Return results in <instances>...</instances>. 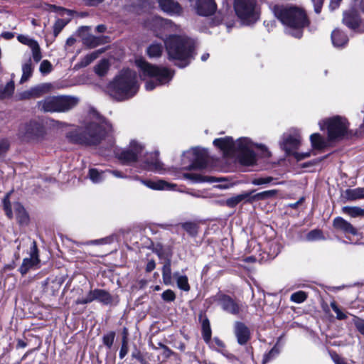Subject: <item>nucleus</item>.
<instances>
[{
    "label": "nucleus",
    "mask_w": 364,
    "mask_h": 364,
    "mask_svg": "<svg viewBox=\"0 0 364 364\" xmlns=\"http://www.w3.org/2000/svg\"><path fill=\"white\" fill-rule=\"evenodd\" d=\"M174 277L176 278L178 287L185 291L190 290V285L188 284V278L185 275H179L178 273H175Z\"/></svg>",
    "instance_id": "40"
},
{
    "label": "nucleus",
    "mask_w": 364,
    "mask_h": 364,
    "mask_svg": "<svg viewBox=\"0 0 364 364\" xmlns=\"http://www.w3.org/2000/svg\"><path fill=\"white\" fill-rule=\"evenodd\" d=\"M83 43L89 48H95L100 45V38L93 36H89L83 39Z\"/></svg>",
    "instance_id": "44"
},
{
    "label": "nucleus",
    "mask_w": 364,
    "mask_h": 364,
    "mask_svg": "<svg viewBox=\"0 0 364 364\" xmlns=\"http://www.w3.org/2000/svg\"><path fill=\"white\" fill-rule=\"evenodd\" d=\"M307 298V295L304 291H299L291 295V301L297 304L304 302Z\"/></svg>",
    "instance_id": "42"
},
{
    "label": "nucleus",
    "mask_w": 364,
    "mask_h": 364,
    "mask_svg": "<svg viewBox=\"0 0 364 364\" xmlns=\"http://www.w3.org/2000/svg\"><path fill=\"white\" fill-rule=\"evenodd\" d=\"M161 298L164 301L171 302L176 299V294L171 289H167L162 293Z\"/></svg>",
    "instance_id": "52"
},
{
    "label": "nucleus",
    "mask_w": 364,
    "mask_h": 364,
    "mask_svg": "<svg viewBox=\"0 0 364 364\" xmlns=\"http://www.w3.org/2000/svg\"><path fill=\"white\" fill-rule=\"evenodd\" d=\"M274 178L272 176L258 177L252 181V183L255 186H262L272 183Z\"/></svg>",
    "instance_id": "43"
},
{
    "label": "nucleus",
    "mask_w": 364,
    "mask_h": 364,
    "mask_svg": "<svg viewBox=\"0 0 364 364\" xmlns=\"http://www.w3.org/2000/svg\"><path fill=\"white\" fill-rule=\"evenodd\" d=\"M111 130V126L96 112L93 111L90 114L83 126L79 127L69 132L67 138L69 141L82 144L92 145L98 144L105 136V134Z\"/></svg>",
    "instance_id": "1"
},
{
    "label": "nucleus",
    "mask_w": 364,
    "mask_h": 364,
    "mask_svg": "<svg viewBox=\"0 0 364 364\" xmlns=\"http://www.w3.org/2000/svg\"><path fill=\"white\" fill-rule=\"evenodd\" d=\"M128 353V346H127V342L126 341V339L124 338L122 341V347H121V349H120V351H119V358L121 359L124 358L125 357V355L127 354Z\"/></svg>",
    "instance_id": "58"
},
{
    "label": "nucleus",
    "mask_w": 364,
    "mask_h": 364,
    "mask_svg": "<svg viewBox=\"0 0 364 364\" xmlns=\"http://www.w3.org/2000/svg\"><path fill=\"white\" fill-rule=\"evenodd\" d=\"M79 98L70 95L48 96L37 102V107L44 112H66L77 105Z\"/></svg>",
    "instance_id": "7"
},
{
    "label": "nucleus",
    "mask_w": 364,
    "mask_h": 364,
    "mask_svg": "<svg viewBox=\"0 0 364 364\" xmlns=\"http://www.w3.org/2000/svg\"><path fill=\"white\" fill-rule=\"evenodd\" d=\"M163 51V47L160 43H152L147 48V54L151 58H158L161 56Z\"/></svg>",
    "instance_id": "39"
},
{
    "label": "nucleus",
    "mask_w": 364,
    "mask_h": 364,
    "mask_svg": "<svg viewBox=\"0 0 364 364\" xmlns=\"http://www.w3.org/2000/svg\"><path fill=\"white\" fill-rule=\"evenodd\" d=\"M39 70L42 74H48L52 70V65L48 60L41 62Z\"/></svg>",
    "instance_id": "51"
},
{
    "label": "nucleus",
    "mask_w": 364,
    "mask_h": 364,
    "mask_svg": "<svg viewBox=\"0 0 364 364\" xmlns=\"http://www.w3.org/2000/svg\"><path fill=\"white\" fill-rule=\"evenodd\" d=\"M333 226L336 229L343 231L345 233H349L353 235H357V230L347 220L341 217H337L333 220Z\"/></svg>",
    "instance_id": "22"
},
{
    "label": "nucleus",
    "mask_w": 364,
    "mask_h": 364,
    "mask_svg": "<svg viewBox=\"0 0 364 364\" xmlns=\"http://www.w3.org/2000/svg\"><path fill=\"white\" fill-rule=\"evenodd\" d=\"M213 144L222 150L225 155L238 152L240 161L244 165L250 166L256 161V156L252 150L253 144L247 138H240L235 143L231 137L226 136L215 139Z\"/></svg>",
    "instance_id": "3"
},
{
    "label": "nucleus",
    "mask_w": 364,
    "mask_h": 364,
    "mask_svg": "<svg viewBox=\"0 0 364 364\" xmlns=\"http://www.w3.org/2000/svg\"><path fill=\"white\" fill-rule=\"evenodd\" d=\"M170 60H176L179 68L187 66L193 57V42L188 38L171 36L164 41Z\"/></svg>",
    "instance_id": "4"
},
{
    "label": "nucleus",
    "mask_w": 364,
    "mask_h": 364,
    "mask_svg": "<svg viewBox=\"0 0 364 364\" xmlns=\"http://www.w3.org/2000/svg\"><path fill=\"white\" fill-rule=\"evenodd\" d=\"M346 198L349 200H354L364 198V188L347 189L345 191Z\"/></svg>",
    "instance_id": "29"
},
{
    "label": "nucleus",
    "mask_w": 364,
    "mask_h": 364,
    "mask_svg": "<svg viewBox=\"0 0 364 364\" xmlns=\"http://www.w3.org/2000/svg\"><path fill=\"white\" fill-rule=\"evenodd\" d=\"M234 9L236 15L244 24L254 23L259 18L256 0H235Z\"/></svg>",
    "instance_id": "8"
},
{
    "label": "nucleus",
    "mask_w": 364,
    "mask_h": 364,
    "mask_svg": "<svg viewBox=\"0 0 364 364\" xmlns=\"http://www.w3.org/2000/svg\"><path fill=\"white\" fill-rule=\"evenodd\" d=\"M361 19L359 15L353 11H348L343 14V23L352 30L358 28L360 24Z\"/></svg>",
    "instance_id": "21"
},
{
    "label": "nucleus",
    "mask_w": 364,
    "mask_h": 364,
    "mask_svg": "<svg viewBox=\"0 0 364 364\" xmlns=\"http://www.w3.org/2000/svg\"><path fill=\"white\" fill-rule=\"evenodd\" d=\"M162 279L163 282L166 285H170L172 283V276H171V261L168 259L163 266L162 268Z\"/></svg>",
    "instance_id": "30"
},
{
    "label": "nucleus",
    "mask_w": 364,
    "mask_h": 364,
    "mask_svg": "<svg viewBox=\"0 0 364 364\" xmlns=\"http://www.w3.org/2000/svg\"><path fill=\"white\" fill-rule=\"evenodd\" d=\"M115 337V333L111 331L103 336V343L108 348H110L113 344Z\"/></svg>",
    "instance_id": "50"
},
{
    "label": "nucleus",
    "mask_w": 364,
    "mask_h": 364,
    "mask_svg": "<svg viewBox=\"0 0 364 364\" xmlns=\"http://www.w3.org/2000/svg\"><path fill=\"white\" fill-rule=\"evenodd\" d=\"M141 167L147 171L156 172H161L164 170L163 164L159 161L157 152L146 155L143 160Z\"/></svg>",
    "instance_id": "18"
},
{
    "label": "nucleus",
    "mask_w": 364,
    "mask_h": 364,
    "mask_svg": "<svg viewBox=\"0 0 364 364\" xmlns=\"http://www.w3.org/2000/svg\"><path fill=\"white\" fill-rule=\"evenodd\" d=\"M31 49L33 60L38 63L42 58V54L38 43L33 46V47L31 48Z\"/></svg>",
    "instance_id": "49"
},
{
    "label": "nucleus",
    "mask_w": 364,
    "mask_h": 364,
    "mask_svg": "<svg viewBox=\"0 0 364 364\" xmlns=\"http://www.w3.org/2000/svg\"><path fill=\"white\" fill-rule=\"evenodd\" d=\"M40 259L38 258V250L35 241L33 242L30 251V257L25 258L22 264L19 267V272L21 274H26L31 269L38 265Z\"/></svg>",
    "instance_id": "16"
},
{
    "label": "nucleus",
    "mask_w": 364,
    "mask_h": 364,
    "mask_svg": "<svg viewBox=\"0 0 364 364\" xmlns=\"http://www.w3.org/2000/svg\"><path fill=\"white\" fill-rule=\"evenodd\" d=\"M17 39L20 43L28 46L30 48L33 47V46L38 43L36 40L24 35H18L17 36Z\"/></svg>",
    "instance_id": "46"
},
{
    "label": "nucleus",
    "mask_w": 364,
    "mask_h": 364,
    "mask_svg": "<svg viewBox=\"0 0 364 364\" xmlns=\"http://www.w3.org/2000/svg\"><path fill=\"white\" fill-rule=\"evenodd\" d=\"M106 239H100V240H90L87 241L84 245H101L105 243Z\"/></svg>",
    "instance_id": "62"
},
{
    "label": "nucleus",
    "mask_w": 364,
    "mask_h": 364,
    "mask_svg": "<svg viewBox=\"0 0 364 364\" xmlns=\"http://www.w3.org/2000/svg\"><path fill=\"white\" fill-rule=\"evenodd\" d=\"M331 358L336 364H348L343 358L336 353L331 354Z\"/></svg>",
    "instance_id": "60"
},
{
    "label": "nucleus",
    "mask_w": 364,
    "mask_h": 364,
    "mask_svg": "<svg viewBox=\"0 0 364 364\" xmlns=\"http://www.w3.org/2000/svg\"><path fill=\"white\" fill-rule=\"evenodd\" d=\"M272 10L275 17L284 26L287 33L297 38L302 36L304 28L309 25L302 9L291 5H275Z\"/></svg>",
    "instance_id": "2"
},
{
    "label": "nucleus",
    "mask_w": 364,
    "mask_h": 364,
    "mask_svg": "<svg viewBox=\"0 0 364 364\" xmlns=\"http://www.w3.org/2000/svg\"><path fill=\"white\" fill-rule=\"evenodd\" d=\"M13 208L18 223L21 225L27 224L29 218L23 205L19 203H16L14 204Z\"/></svg>",
    "instance_id": "26"
},
{
    "label": "nucleus",
    "mask_w": 364,
    "mask_h": 364,
    "mask_svg": "<svg viewBox=\"0 0 364 364\" xmlns=\"http://www.w3.org/2000/svg\"><path fill=\"white\" fill-rule=\"evenodd\" d=\"M144 147L136 141H132L129 146L117 153L118 159L124 164H130L139 160L143 155Z\"/></svg>",
    "instance_id": "11"
},
{
    "label": "nucleus",
    "mask_w": 364,
    "mask_h": 364,
    "mask_svg": "<svg viewBox=\"0 0 364 364\" xmlns=\"http://www.w3.org/2000/svg\"><path fill=\"white\" fill-rule=\"evenodd\" d=\"M156 267V263L154 262V260L151 259V260H149L146 264V271L147 272H151L152 270H154Z\"/></svg>",
    "instance_id": "61"
},
{
    "label": "nucleus",
    "mask_w": 364,
    "mask_h": 364,
    "mask_svg": "<svg viewBox=\"0 0 364 364\" xmlns=\"http://www.w3.org/2000/svg\"><path fill=\"white\" fill-rule=\"evenodd\" d=\"M311 1L314 4L315 12L319 14L321 11L324 0H311Z\"/></svg>",
    "instance_id": "59"
},
{
    "label": "nucleus",
    "mask_w": 364,
    "mask_h": 364,
    "mask_svg": "<svg viewBox=\"0 0 364 364\" xmlns=\"http://www.w3.org/2000/svg\"><path fill=\"white\" fill-rule=\"evenodd\" d=\"M202 333L205 342L208 343L211 338V328L210 322L208 319H205L202 323Z\"/></svg>",
    "instance_id": "41"
},
{
    "label": "nucleus",
    "mask_w": 364,
    "mask_h": 364,
    "mask_svg": "<svg viewBox=\"0 0 364 364\" xmlns=\"http://www.w3.org/2000/svg\"><path fill=\"white\" fill-rule=\"evenodd\" d=\"M21 136L27 140H38L43 136V127L41 124L36 122H31L26 124L21 128Z\"/></svg>",
    "instance_id": "13"
},
{
    "label": "nucleus",
    "mask_w": 364,
    "mask_h": 364,
    "mask_svg": "<svg viewBox=\"0 0 364 364\" xmlns=\"http://www.w3.org/2000/svg\"><path fill=\"white\" fill-rule=\"evenodd\" d=\"M15 85L13 80L9 82L4 87L0 88V100L11 97L14 92Z\"/></svg>",
    "instance_id": "33"
},
{
    "label": "nucleus",
    "mask_w": 364,
    "mask_h": 364,
    "mask_svg": "<svg viewBox=\"0 0 364 364\" xmlns=\"http://www.w3.org/2000/svg\"><path fill=\"white\" fill-rule=\"evenodd\" d=\"M183 178L190 180L193 183L213 182V178L203 176L198 173H186L183 175Z\"/></svg>",
    "instance_id": "31"
},
{
    "label": "nucleus",
    "mask_w": 364,
    "mask_h": 364,
    "mask_svg": "<svg viewBox=\"0 0 364 364\" xmlns=\"http://www.w3.org/2000/svg\"><path fill=\"white\" fill-rule=\"evenodd\" d=\"M33 65L31 59L29 58L26 62L22 65V76L20 80L21 83L26 82L33 74Z\"/></svg>",
    "instance_id": "28"
},
{
    "label": "nucleus",
    "mask_w": 364,
    "mask_h": 364,
    "mask_svg": "<svg viewBox=\"0 0 364 364\" xmlns=\"http://www.w3.org/2000/svg\"><path fill=\"white\" fill-rule=\"evenodd\" d=\"M136 74L131 70H124L116 77L110 87V95L117 100H124L133 97L139 85Z\"/></svg>",
    "instance_id": "5"
},
{
    "label": "nucleus",
    "mask_w": 364,
    "mask_h": 364,
    "mask_svg": "<svg viewBox=\"0 0 364 364\" xmlns=\"http://www.w3.org/2000/svg\"><path fill=\"white\" fill-rule=\"evenodd\" d=\"M105 173L106 171H99L96 168H90L89 171V177L93 183H97L105 179Z\"/></svg>",
    "instance_id": "38"
},
{
    "label": "nucleus",
    "mask_w": 364,
    "mask_h": 364,
    "mask_svg": "<svg viewBox=\"0 0 364 364\" xmlns=\"http://www.w3.org/2000/svg\"><path fill=\"white\" fill-rule=\"evenodd\" d=\"M329 140H338L343 138L348 133V123L346 119L335 117L326 122Z\"/></svg>",
    "instance_id": "10"
},
{
    "label": "nucleus",
    "mask_w": 364,
    "mask_h": 364,
    "mask_svg": "<svg viewBox=\"0 0 364 364\" xmlns=\"http://www.w3.org/2000/svg\"><path fill=\"white\" fill-rule=\"evenodd\" d=\"M109 68V61L106 59H103L99 62V63L95 67V73L100 77L105 76Z\"/></svg>",
    "instance_id": "34"
},
{
    "label": "nucleus",
    "mask_w": 364,
    "mask_h": 364,
    "mask_svg": "<svg viewBox=\"0 0 364 364\" xmlns=\"http://www.w3.org/2000/svg\"><path fill=\"white\" fill-rule=\"evenodd\" d=\"M159 5L161 10L170 15H179L182 8L178 3L173 0H159Z\"/></svg>",
    "instance_id": "20"
},
{
    "label": "nucleus",
    "mask_w": 364,
    "mask_h": 364,
    "mask_svg": "<svg viewBox=\"0 0 364 364\" xmlns=\"http://www.w3.org/2000/svg\"><path fill=\"white\" fill-rule=\"evenodd\" d=\"M4 210H5L6 215L9 218H11L13 217V213H12V210H11V208L10 207V203H9V196H6L4 198Z\"/></svg>",
    "instance_id": "57"
},
{
    "label": "nucleus",
    "mask_w": 364,
    "mask_h": 364,
    "mask_svg": "<svg viewBox=\"0 0 364 364\" xmlns=\"http://www.w3.org/2000/svg\"><path fill=\"white\" fill-rule=\"evenodd\" d=\"M331 307L334 311V312L336 314V318L338 319L343 320L347 318L346 315L340 310V309L338 307V306L335 301H333L331 303Z\"/></svg>",
    "instance_id": "55"
},
{
    "label": "nucleus",
    "mask_w": 364,
    "mask_h": 364,
    "mask_svg": "<svg viewBox=\"0 0 364 364\" xmlns=\"http://www.w3.org/2000/svg\"><path fill=\"white\" fill-rule=\"evenodd\" d=\"M300 143L301 136L295 132L293 134H284L280 146L288 155H293L297 161H301L310 156V152H296V150L299 147Z\"/></svg>",
    "instance_id": "9"
},
{
    "label": "nucleus",
    "mask_w": 364,
    "mask_h": 364,
    "mask_svg": "<svg viewBox=\"0 0 364 364\" xmlns=\"http://www.w3.org/2000/svg\"><path fill=\"white\" fill-rule=\"evenodd\" d=\"M322 232L319 230H313L306 235L308 241H314L323 239Z\"/></svg>",
    "instance_id": "48"
},
{
    "label": "nucleus",
    "mask_w": 364,
    "mask_h": 364,
    "mask_svg": "<svg viewBox=\"0 0 364 364\" xmlns=\"http://www.w3.org/2000/svg\"><path fill=\"white\" fill-rule=\"evenodd\" d=\"M331 40L334 46L341 47L348 42V37L339 29H335L331 33Z\"/></svg>",
    "instance_id": "27"
},
{
    "label": "nucleus",
    "mask_w": 364,
    "mask_h": 364,
    "mask_svg": "<svg viewBox=\"0 0 364 364\" xmlns=\"http://www.w3.org/2000/svg\"><path fill=\"white\" fill-rule=\"evenodd\" d=\"M219 304L224 311L233 315H237L240 312L245 311L247 308L246 305L236 302L227 295H223L220 297Z\"/></svg>",
    "instance_id": "14"
},
{
    "label": "nucleus",
    "mask_w": 364,
    "mask_h": 364,
    "mask_svg": "<svg viewBox=\"0 0 364 364\" xmlns=\"http://www.w3.org/2000/svg\"><path fill=\"white\" fill-rule=\"evenodd\" d=\"M136 63L144 75L154 79L146 82L145 88L148 91L154 90L157 85L168 83L173 76V73L171 70L153 65L142 59L137 60Z\"/></svg>",
    "instance_id": "6"
},
{
    "label": "nucleus",
    "mask_w": 364,
    "mask_h": 364,
    "mask_svg": "<svg viewBox=\"0 0 364 364\" xmlns=\"http://www.w3.org/2000/svg\"><path fill=\"white\" fill-rule=\"evenodd\" d=\"M279 353V350L276 346H274L267 354L264 355L263 363H265L269 362V360L277 356Z\"/></svg>",
    "instance_id": "53"
},
{
    "label": "nucleus",
    "mask_w": 364,
    "mask_h": 364,
    "mask_svg": "<svg viewBox=\"0 0 364 364\" xmlns=\"http://www.w3.org/2000/svg\"><path fill=\"white\" fill-rule=\"evenodd\" d=\"M191 4L200 16H210L216 10V4L214 0H191Z\"/></svg>",
    "instance_id": "15"
},
{
    "label": "nucleus",
    "mask_w": 364,
    "mask_h": 364,
    "mask_svg": "<svg viewBox=\"0 0 364 364\" xmlns=\"http://www.w3.org/2000/svg\"><path fill=\"white\" fill-rule=\"evenodd\" d=\"M353 321V323L355 326L357 330L362 335H364V320L358 316H354Z\"/></svg>",
    "instance_id": "54"
},
{
    "label": "nucleus",
    "mask_w": 364,
    "mask_h": 364,
    "mask_svg": "<svg viewBox=\"0 0 364 364\" xmlns=\"http://www.w3.org/2000/svg\"><path fill=\"white\" fill-rule=\"evenodd\" d=\"M277 190H269L258 193L252 196H250L251 202L253 200H265L267 198H272L277 195Z\"/></svg>",
    "instance_id": "37"
},
{
    "label": "nucleus",
    "mask_w": 364,
    "mask_h": 364,
    "mask_svg": "<svg viewBox=\"0 0 364 364\" xmlns=\"http://www.w3.org/2000/svg\"><path fill=\"white\" fill-rule=\"evenodd\" d=\"M254 192H245L241 194L237 195L226 200L225 204L230 208H234L240 202L245 200L251 202L250 195Z\"/></svg>",
    "instance_id": "25"
},
{
    "label": "nucleus",
    "mask_w": 364,
    "mask_h": 364,
    "mask_svg": "<svg viewBox=\"0 0 364 364\" xmlns=\"http://www.w3.org/2000/svg\"><path fill=\"white\" fill-rule=\"evenodd\" d=\"M102 51L97 50L85 55L78 63L79 67L85 68L90 64L94 60L98 58Z\"/></svg>",
    "instance_id": "36"
},
{
    "label": "nucleus",
    "mask_w": 364,
    "mask_h": 364,
    "mask_svg": "<svg viewBox=\"0 0 364 364\" xmlns=\"http://www.w3.org/2000/svg\"><path fill=\"white\" fill-rule=\"evenodd\" d=\"M10 141L4 138L0 139V157L4 156L10 148Z\"/></svg>",
    "instance_id": "47"
},
{
    "label": "nucleus",
    "mask_w": 364,
    "mask_h": 364,
    "mask_svg": "<svg viewBox=\"0 0 364 364\" xmlns=\"http://www.w3.org/2000/svg\"><path fill=\"white\" fill-rule=\"evenodd\" d=\"M234 333L237 343L241 346L245 345L251 338L250 330L244 323L240 321L235 323Z\"/></svg>",
    "instance_id": "19"
},
{
    "label": "nucleus",
    "mask_w": 364,
    "mask_h": 364,
    "mask_svg": "<svg viewBox=\"0 0 364 364\" xmlns=\"http://www.w3.org/2000/svg\"><path fill=\"white\" fill-rule=\"evenodd\" d=\"M93 301H97L107 305L112 302V296L104 289H95L90 291L85 298L77 299L75 303L77 304H86Z\"/></svg>",
    "instance_id": "12"
},
{
    "label": "nucleus",
    "mask_w": 364,
    "mask_h": 364,
    "mask_svg": "<svg viewBox=\"0 0 364 364\" xmlns=\"http://www.w3.org/2000/svg\"><path fill=\"white\" fill-rule=\"evenodd\" d=\"M32 98L31 90H26L20 94L21 100H28Z\"/></svg>",
    "instance_id": "64"
},
{
    "label": "nucleus",
    "mask_w": 364,
    "mask_h": 364,
    "mask_svg": "<svg viewBox=\"0 0 364 364\" xmlns=\"http://www.w3.org/2000/svg\"><path fill=\"white\" fill-rule=\"evenodd\" d=\"M53 86L51 83H43L30 89L32 98H38L51 91Z\"/></svg>",
    "instance_id": "24"
},
{
    "label": "nucleus",
    "mask_w": 364,
    "mask_h": 364,
    "mask_svg": "<svg viewBox=\"0 0 364 364\" xmlns=\"http://www.w3.org/2000/svg\"><path fill=\"white\" fill-rule=\"evenodd\" d=\"M65 25V24L63 20L62 19H58V21H56L53 26V32L55 36L59 34L61 30L64 28Z\"/></svg>",
    "instance_id": "56"
},
{
    "label": "nucleus",
    "mask_w": 364,
    "mask_h": 364,
    "mask_svg": "<svg viewBox=\"0 0 364 364\" xmlns=\"http://www.w3.org/2000/svg\"><path fill=\"white\" fill-rule=\"evenodd\" d=\"M341 1V0H331L329 5L330 9L331 11L336 9L339 6Z\"/></svg>",
    "instance_id": "63"
},
{
    "label": "nucleus",
    "mask_w": 364,
    "mask_h": 364,
    "mask_svg": "<svg viewBox=\"0 0 364 364\" xmlns=\"http://www.w3.org/2000/svg\"><path fill=\"white\" fill-rule=\"evenodd\" d=\"M185 155L192 156L191 160L192 161L189 169L203 168L206 166V153L205 150L200 149H193L184 154Z\"/></svg>",
    "instance_id": "17"
},
{
    "label": "nucleus",
    "mask_w": 364,
    "mask_h": 364,
    "mask_svg": "<svg viewBox=\"0 0 364 364\" xmlns=\"http://www.w3.org/2000/svg\"><path fill=\"white\" fill-rule=\"evenodd\" d=\"M342 211L352 218L364 216V209L357 206H344L342 208Z\"/></svg>",
    "instance_id": "32"
},
{
    "label": "nucleus",
    "mask_w": 364,
    "mask_h": 364,
    "mask_svg": "<svg viewBox=\"0 0 364 364\" xmlns=\"http://www.w3.org/2000/svg\"><path fill=\"white\" fill-rule=\"evenodd\" d=\"M140 181L146 187L153 190H169L175 185L167 183L164 180L151 181L140 180Z\"/></svg>",
    "instance_id": "23"
},
{
    "label": "nucleus",
    "mask_w": 364,
    "mask_h": 364,
    "mask_svg": "<svg viewBox=\"0 0 364 364\" xmlns=\"http://www.w3.org/2000/svg\"><path fill=\"white\" fill-rule=\"evenodd\" d=\"M182 228L191 235H196L197 234V225L192 222H186L183 223Z\"/></svg>",
    "instance_id": "45"
},
{
    "label": "nucleus",
    "mask_w": 364,
    "mask_h": 364,
    "mask_svg": "<svg viewBox=\"0 0 364 364\" xmlns=\"http://www.w3.org/2000/svg\"><path fill=\"white\" fill-rule=\"evenodd\" d=\"M310 140L313 148L321 149L326 146V141L319 134H313L310 136Z\"/></svg>",
    "instance_id": "35"
}]
</instances>
